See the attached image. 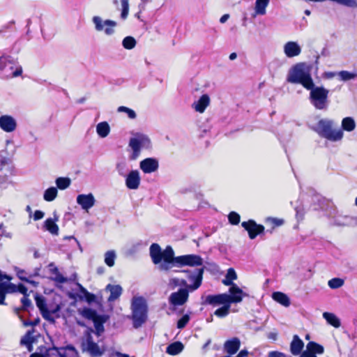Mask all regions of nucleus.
I'll return each instance as SVG.
<instances>
[{
  "instance_id": "51",
  "label": "nucleus",
  "mask_w": 357,
  "mask_h": 357,
  "mask_svg": "<svg viewBox=\"0 0 357 357\" xmlns=\"http://www.w3.org/2000/svg\"><path fill=\"white\" fill-rule=\"evenodd\" d=\"M228 220L230 224L237 225L240 222L241 216L238 213L231 211L228 215Z\"/></svg>"
},
{
  "instance_id": "11",
  "label": "nucleus",
  "mask_w": 357,
  "mask_h": 357,
  "mask_svg": "<svg viewBox=\"0 0 357 357\" xmlns=\"http://www.w3.org/2000/svg\"><path fill=\"white\" fill-rule=\"evenodd\" d=\"M189 293L188 289H179L169 296V303L173 306L184 305L188 300Z\"/></svg>"
},
{
  "instance_id": "5",
  "label": "nucleus",
  "mask_w": 357,
  "mask_h": 357,
  "mask_svg": "<svg viewBox=\"0 0 357 357\" xmlns=\"http://www.w3.org/2000/svg\"><path fill=\"white\" fill-rule=\"evenodd\" d=\"M310 90L309 99L310 103L315 109L319 110H327L329 106L328 93L329 91L324 86H316L314 83Z\"/></svg>"
},
{
  "instance_id": "49",
  "label": "nucleus",
  "mask_w": 357,
  "mask_h": 357,
  "mask_svg": "<svg viewBox=\"0 0 357 357\" xmlns=\"http://www.w3.org/2000/svg\"><path fill=\"white\" fill-rule=\"evenodd\" d=\"M77 297L80 300H83L84 298L85 301L89 304L95 302L96 300V295L89 292L87 290L82 295L77 294Z\"/></svg>"
},
{
  "instance_id": "7",
  "label": "nucleus",
  "mask_w": 357,
  "mask_h": 357,
  "mask_svg": "<svg viewBox=\"0 0 357 357\" xmlns=\"http://www.w3.org/2000/svg\"><path fill=\"white\" fill-rule=\"evenodd\" d=\"M22 68L19 66L15 69L14 63L9 56H0V78L8 79L20 75Z\"/></svg>"
},
{
  "instance_id": "30",
  "label": "nucleus",
  "mask_w": 357,
  "mask_h": 357,
  "mask_svg": "<svg viewBox=\"0 0 357 357\" xmlns=\"http://www.w3.org/2000/svg\"><path fill=\"white\" fill-rule=\"evenodd\" d=\"M272 298L274 301L282 305L284 307L290 305V299L287 294L280 292L275 291L272 294Z\"/></svg>"
},
{
  "instance_id": "10",
  "label": "nucleus",
  "mask_w": 357,
  "mask_h": 357,
  "mask_svg": "<svg viewBox=\"0 0 357 357\" xmlns=\"http://www.w3.org/2000/svg\"><path fill=\"white\" fill-rule=\"evenodd\" d=\"M204 268H197L193 271H185L188 274V278L190 281L192 282V284L188 285V288L190 291L197 289L202 284L204 273Z\"/></svg>"
},
{
  "instance_id": "52",
  "label": "nucleus",
  "mask_w": 357,
  "mask_h": 357,
  "mask_svg": "<svg viewBox=\"0 0 357 357\" xmlns=\"http://www.w3.org/2000/svg\"><path fill=\"white\" fill-rule=\"evenodd\" d=\"M122 7L121 17L123 20H126L128 15L129 12V3L128 0H120Z\"/></svg>"
},
{
  "instance_id": "14",
  "label": "nucleus",
  "mask_w": 357,
  "mask_h": 357,
  "mask_svg": "<svg viewBox=\"0 0 357 357\" xmlns=\"http://www.w3.org/2000/svg\"><path fill=\"white\" fill-rule=\"evenodd\" d=\"M333 224L341 227H355L357 226V217L343 215L337 213L333 217Z\"/></svg>"
},
{
  "instance_id": "29",
  "label": "nucleus",
  "mask_w": 357,
  "mask_h": 357,
  "mask_svg": "<svg viewBox=\"0 0 357 357\" xmlns=\"http://www.w3.org/2000/svg\"><path fill=\"white\" fill-rule=\"evenodd\" d=\"M269 2L270 0H256L254 8L255 15H264Z\"/></svg>"
},
{
  "instance_id": "25",
  "label": "nucleus",
  "mask_w": 357,
  "mask_h": 357,
  "mask_svg": "<svg viewBox=\"0 0 357 357\" xmlns=\"http://www.w3.org/2000/svg\"><path fill=\"white\" fill-rule=\"evenodd\" d=\"M306 347L307 349L303 352L302 355L316 356V354H322L324 351V347L315 342H310Z\"/></svg>"
},
{
  "instance_id": "22",
  "label": "nucleus",
  "mask_w": 357,
  "mask_h": 357,
  "mask_svg": "<svg viewBox=\"0 0 357 357\" xmlns=\"http://www.w3.org/2000/svg\"><path fill=\"white\" fill-rule=\"evenodd\" d=\"M284 52L287 57L292 58L301 54V48L298 43L289 41L284 45Z\"/></svg>"
},
{
  "instance_id": "57",
  "label": "nucleus",
  "mask_w": 357,
  "mask_h": 357,
  "mask_svg": "<svg viewBox=\"0 0 357 357\" xmlns=\"http://www.w3.org/2000/svg\"><path fill=\"white\" fill-rule=\"evenodd\" d=\"M9 183V178L6 175H0V188H6Z\"/></svg>"
},
{
  "instance_id": "47",
  "label": "nucleus",
  "mask_w": 357,
  "mask_h": 357,
  "mask_svg": "<svg viewBox=\"0 0 357 357\" xmlns=\"http://www.w3.org/2000/svg\"><path fill=\"white\" fill-rule=\"evenodd\" d=\"M344 284V280L339 278H334L328 282V287L332 289L341 287Z\"/></svg>"
},
{
  "instance_id": "3",
  "label": "nucleus",
  "mask_w": 357,
  "mask_h": 357,
  "mask_svg": "<svg viewBox=\"0 0 357 357\" xmlns=\"http://www.w3.org/2000/svg\"><path fill=\"white\" fill-rule=\"evenodd\" d=\"M335 123L329 119H320L313 130L321 137L331 142L340 141L344 136L343 131L341 129L333 130Z\"/></svg>"
},
{
  "instance_id": "63",
  "label": "nucleus",
  "mask_w": 357,
  "mask_h": 357,
  "mask_svg": "<svg viewBox=\"0 0 357 357\" xmlns=\"http://www.w3.org/2000/svg\"><path fill=\"white\" fill-rule=\"evenodd\" d=\"M222 283L226 286L232 287L234 284H236L233 282V280H229L228 278L225 276V278L222 280Z\"/></svg>"
},
{
  "instance_id": "59",
  "label": "nucleus",
  "mask_w": 357,
  "mask_h": 357,
  "mask_svg": "<svg viewBox=\"0 0 357 357\" xmlns=\"http://www.w3.org/2000/svg\"><path fill=\"white\" fill-rule=\"evenodd\" d=\"M39 322H40V319L38 317L37 319H35L33 321H29V320L24 321L23 324L25 326H36L39 324Z\"/></svg>"
},
{
  "instance_id": "1",
  "label": "nucleus",
  "mask_w": 357,
  "mask_h": 357,
  "mask_svg": "<svg viewBox=\"0 0 357 357\" xmlns=\"http://www.w3.org/2000/svg\"><path fill=\"white\" fill-rule=\"evenodd\" d=\"M149 252L153 263L158 265V269L161 271H169L174 267L202 266L203 264V259L199 255L175 257L174 250L169 245L162 250L158 243H153L150 246Z\"/></svg>"
},
{
  "instance_id": "32",
  "label": "nucleus",
  "mask_w": 357,
  "mask_h": 357,
  "mask_svg": "<svg viewBox=\"0 0 357 357\" xmlns=\"http://www.w3.org/2000/svg\"><path fill=\"white\" fill-rule=\"evenodd\" d=\"M184 346L181 342H174L169 344L166 349V352L172 356L180 354L183 350Z\"/></svg>"
},
{
  "instance_id": "20",
  "label": "nucleus",
  "mask_w": 357,
  "mask_h": 357,
  "mask_svg": "<svg viewBox=\"0 0 357 357\" xmlns=\"http://www.w3.org/2000/svg\"><path fill=\"white\" fill-rule=\"evenodd\" d=\"M77 203L81 206L82 208L88 211L95 204V198L91 193L87 195L80 194L77 197Z\"/></svg>"
},
{
  "instance_id": "4",
  "label": "nucleus",
  "mask_w": 357,
  "mask_h": 357,
  "mask_svg": "<svg viewBox=\"0 0 357 357\" xmlns=\"http://www.w3.org/2000/svg\"><path fill=\"white\" fill-rule=\"evenodd\" d=\"M132 324L135 328L141 327L147 319L148 306L143 297L134 298L131 304Z\"/></svg>"
},
{
  "instance_id": "38",
  "label": "nucleus",
  "mask_w": 357,
  "mask_h": 357,
  "mask_svg": "<svg viewBox=\"0 0 357 357\" xmlns=\"http://www.w3.org/2000/svg\"><path fill=\"white\" fill-rule=\"evenodd\" d=\"M56 188L63 190L67 189L71 184V180L68 177H58L55 180Z\"/></svg>"
},
{
  "instance_id": "8",
  "label": "nucleus",
  "mask_w": 357,
  "mask_h": 357,
  "mask_svg": "<svg viewBox=\"0 0 357 357\" xmlns=\"http://www.w3.org/2000/svg\"><path fill=\"white\" fill-rule=\"evenodd\" d=\"M81 348L83 352L89 354L91 357H101L105 352V349L100 347L93 341V337L90 333H88L86 337L82 340Z\"/></svg>"
},
{
  "instance_id": "55",
  "label": "nucleus",
  "mask_w": 357,
  "mask_h": 357,
  "mask_svg": "<svg viewBox=\"0 0 357 357\" xmlns=\"http://www.w3.org/2000/svg\"><path fill=\"white\" fill-rule=\"evenodd\" d=\"M269 357H287L284 354L279 351H271L269 354ZM301 357H317V356H312L310 354L302 355Z\"/></svg>"
},
{
  "instance_id": "13",
  "label": "nucleus",
  "mask_w": 357,
  "mask_h": 357,
  "mask_svg": "<svg viewBox=\"0 0 357 357\" xmlns=\"http://www.w3.org/2000/svg\"><path fill=\"white\" fill-rule=\"evenodd\" d=\"M35 301L36 306L38 307L42 317L49 322L54 324L55 320L54 317L50 315V312L47 308L45 298L42 295L37 294L35 296Z\"/></svg>"
},
{
  "instance_id": "61",
  "label": "nucleus",
  "mask_w": 357,
  "mask_h": 357,
  "mask_svg": "<svg viewBox=\"0 0 357 357\" xmlns=\"http://www.w3.org/2000/svg\"><path fill=\"white\" fill-rule=\"evenodd\" d=\"M44 215H45V213L43 211H41L40 210H37L35 211V213L33 214V220H39L44 217Z\"/></svg>"
},
{
  "instance_id": "21",
  "label": "nucleus",
  "mask_w": 357,
  "mask_h": 357,
  "mask_svg": "<svg viewBox=\"0 0 357 357\" xmlns=\"http://www.w3.org/2000/svg\"><path fill=\"white\" fill-rule=\"evenodd\" d=\"M52 351H55L59 357H78L75 348L72 345L61 348L54 346L48 350L49 352Z\"/></svg>"
},
{
  "instance_id": "58",
  "label": "nucleus",
  "mask_w": 357,
  "mask_h": 357,
  "mask_svg": "<svg viewBox=\"0 0 357 357\" xmlns=\"http://www.w3.org/2000/svg\"><path fill=\"white\" fill-rule=\"evenodd\" d=\"M17 277L19 278V279L21 280L22 281H24V282H30V283L33 282V281L29 280V279L25 276V271L23 270L19 271L17 272Z\"/></svg>"
},
{
  "instance_id": "23",
  "label": "nucleus",
  "mask_w": 357,
  "mask_h": 357,
  "mask_svg": "<svg viewBox=\"0 0 357 357\" xmlns=\"http://www.w3.org/2000/svg\"><path fill=\"white\" fill-rule=\"evenodd\" d=\"M241 345L240 340L238 337H233L227 340L224 344V349L227 354L233 355L237 352Z\"/></svg>"
},
{
  "instance_id": "42",
  "label": "nucleus",
  "mask_w": 357,
  "mask_h": 357,
  "mask_svg": "<svg viewBox=\"0 0 357 357\" xmlns=\"http://www.w3.org/2000/svg\"><path fill=\"white\" fill-rule=\"evenodd\" d=\"M51 273L54 275V276L52 278L54 281L58 283H66L68 281V279L65 278L59 271L58 268L54 267L51 269Z\"/></svg>"
},
{
  "instance_id": "62",
  "label": "nucleus",
  "mask_w": 357,
  "mask_h": 357,
  "mask_svg": "<svg viewBox=\"0 0 357 357\" xmlns=\"http://www.w3.org/2000/svg\"><path fill=\"white\" fill-rule=\"evenodd\" d=\"M8 159L0 153V170L7 164Z\"/></svg>"
},
{
  "instance_id": "28",
  "label": "nucleus",
  "mask_w": 357,
  "mask_h": 357,
  "mask_svg": "<svg viewBox=\"0 0 357 357\" xmlns=\"http://www.w3.org/2000/svg\"><path fill=\"white\" fill-rule=\"evenodd\" d=\"M33 329L28 331L20 340V344L26 346L29 351H32V344L35 341V337L33 336Z\"/></svg>"
},
{
  "instance_id": "54",
  "label": "nucleus",
  "mask_w": 357,
  "mask_h": 357,
  "mask_svg": "<svg viewBox=\"0 0 357 357\" xmlns=\"http://www.w3.org/2000/svg\"><path fill=\"white\" fill-rule=\"evenodd\" d=\"M312 199L313 202H318L317 205V204L313 205L314 210H318L319 208H322L323 200H322V198L321 197V196H319L318 195H314L312 197Z\"/></svg>"
},
{
  "instance_id": "31",
  "label": "nucleus",
  "mask_w": 357,
  "mask_h": 357,
  "mask_svg": "<svg viewBox=\"0 0 357 357\" xmlns=\"http://www.w3.org/2000/svg\"><path fill=\"white\" fill-rule=\"evenodd\" d=\"M79 313L85 319L91 320L93 321L98 318H101L102 316L98 314L96 310L89 307H84L82 310L79 311Z\"/></svg>"
},
{
  "instance_id": "16",
  "label": "nucleus",
  "mask_w": 357,
  "mask_h": 357,
  "mask_svg": "<svg viewBox=\"0 0 357 357\" xmlns=\"http://www.w3.org/2000/svg\"><path fill=\"white\" fill-rule=\"evenodd\" d=\"M228 303L227 294H219L208 295L206 296L203 304L217 306Z\"/></svg>"
},
{
  "instance_id": "33",
  "label": "nucleus",
  "mask_w": 357,
  "mask_h": 357,
  "mask_svg": "<svg viewBox=\"0 0 357 357\" xmlns=\"http://www.w3.org/2000/svg\"><path fill=\"white\" fill-rule=\"evenodd\" d=\"M323 317L327 323L335 328H339L341 325L340 319L333 313L325 312L323 313Z\"/></svg>"
},
{
  "instance_id": "12",
  "label": "nucleus",
  "mask_w": 357,
  "mask_h": 357,
  "mask_svg": "<svg viewBox=\"0 0 357 357\" xmlns=\"http://www.w3.org/2000/svg\"><path fill=\"white\" fill-rule=\"evenodd\" d=\"M241 226L248 232L250 239L255 238L257 235L262 234L264 231V227L257 224L253 220L243 222Z\"/></svg>"
},
{
  "instance_id": "34",
  "label": "nucleus",
  "mask_w": 357,
  "mask_h": 357,
  "mask_svg": "<svg viewBox=\"0 0 357 357\" xmlns=\"http://www.w3.org/2000/svg\"><path fill=\"white\" fill-rule=\"evenodd\" d=\"M96 132L99 137H106L110 132V126L107 121H102L97 124Z\"/></svg>"
},
{
  "instance_id": "9",
  "label": "nucleus",
  "mask_w": 357,
  "mask_h": 357,
  "mask_svg": "<svg viewBox=\"0 0 357 357\" xmlns=\"http://www.w3.org/2000/svg\"><path fill=\"white\" fill-rule=\"evenodd\" d=\"M92 22L95 25V29L97 31H102L104 30L107 36H111L114 33V27L116 26L117 23L112 20H102L99 16H94L92 18Z\"/></svg>"
},
{
  "instance_id": "50",
  "label": "nucleus",
  "mask_w": 357,
  "mask_h": 357,
  "mask_svg": "<svg viewBox=\"0 0 357 357\" xmlns=\"http://www.w3.org/2000/svg\"><path fill=\"white\" fill-rule=\"evenodd\" d=\"M117 112L126 113L130 119H135L137 116V114L133 109L125 106L119 107L117 108Z\"/></svg>"
},
{
  "instance_id": "6",
  "label": "nucleus",
  "mask_w": 357,
  "mask_h": 357,
  "mask_svg": "<svg viewBox=\"0 0 357 357\" xmlns=\"http://www.w3.org/2000/svg\"><path fill=\"white\" fill-rule=\"evenodd\" d=\"M150 144L151 141L146 135L142 133H136L135 137H131L129 141L128 146L132 150L129 159L130 160H135L139 156L142 148H148Z\"/></svg>"
},
{
  "instance_id": "24",
  "label": "nucleus",
  "mask_w": 357,
  "mask_h": 357,
  "mask_svg": "<svg viewBox=\"0 0 357 357\" xmlns=\"http://www.w3.org/2000/svg\"><path fill=\"white\" fill-rule=\"evenodd\" d=\"M105 291H109L110 295L107 299L109 302H113L118 299L122 294L123 289L119 284H109L105 287Z\"/></svg>"
},
{
  "instance_id": "39",
  "label": "nucleus",
  "mask_w": 357,
  "mask_h": 357,
  "mask_svg": "<svg viewBox=\"0 0 357 357\" xmlns=\"http://www.w3.org/2000/svg\"><path fill=\"white\" fill-rule=\"evenodd\" d=\"M45 227L52 234L57 235L59 233V227L52 218H47L45 221Z\"/></svg>"
},
{
  "instance_id": "40",
  "label": "nucleus",
  "mask_w": 357,
  "mask_h": 357,
  "mask_svg": "<svg viewBox=\"0 0 357 357\" xmlns=\"http://www.w3.org/2000/svg\"><path fill=\"white\" fill-rule=\"evenodd\" d=\"M58 190L56 187H50L45 190L43 198L47 202H52L57 197Z\"/></svg>"
},
{
  "instance_id": "2",
  "label": "nucleus",
  "mask_w": 357,
  "mask_h": 357,
  "mask_svg": "<svg viewBox=\"0 0 357 357\" xmlns=\"http://www.w3.org/2000/svg\"><path fill=\"white\" fill-rule=\"evenodd\" d=\"M311 70L310 65L305 63H298L289 70L287 81L291 84H301L306 89H310L314 84Z\"/></svg>"
},
{
  "instance_id": "46",
  "label": "nucleus",
  "mask_w": 357,
  "mask_h": 357,
  "mask_svg": "<svg viewBox=\"0 0 357 357\" xmlns=\"http://www.w3.org/2000/svg\"><path fill=\"white\" fill-rule=\"evenodd\" d=\"M230 307L231 305L229 303L225 304L222 307L218 308L215 311L214 314L218 317H225L229 314Z\"/></svg>"
},
{
  "instance_id": "36",
  "label": "nucleus",
  "mask_w": 357,
  "mask_h": 357,
  "mask_svg": "<svg viewBox=\"0 0 357 357\" xmlns=\"http://www.w3.org/2000/svg\"><path fill=\"white\" fill-rule=\"evenodd\" d=\"M342 130L351 132L356 128V122L352 117H345L342 121Z\"/></svg>"
},
{
  "instance_id": "43",
  "label": "nucleus",
  "mask_w": 357,
  "mask_h": 357,
  "mask_svg": "<svg viewBox=\"0 0 357 357\" xmlns=\"http://www.w3.org/2000/svg\"><path fill=\"white\" fill-rule=\"evenodd\" d=\"M116 253L114 250H109L105 254V263L109 267H112L114 265L116 259Z\"/></svg>"
},
{
  "instance_id": "45",
  "label": "nucleus",
  "mask_w": 357,
  "mask_h": 357,
  "mask_svg": "<svg viewBox=\"0 0 357 357\" xmlns=\"http://www.w3.org/2000/svg\"><path fill=\"white\" fill-rule=\"evenodd\" d=\"M122 45L125 49L132 50L136 45V40L132 36H126L122 41Z\"/></svg>"
},
{
  "instance_id": "56",
  "label": "nucleus",
  "mask_w": 357,
  "mask_h": 357,
  "mask_svg": "<svg viewBox=\"0 0 357 357\" xmlns=\"http://www.w3.org/2000/svg\"><path fill=\"white\" fill-rule=\"evenodd\" d=\"M229 280H234L237 278V275L235 270L233 268H229L225 275Z\"/></svg>"
},
{
  "instance_id": "19",
  "label": "nucleus",
  "mask_w": 357,
  "mask_h": 357,
  "mask_svg": "<svg viewBox=\"0 0 357 357\" xmlns=\"http://www.w3.org/2000/svg\"><path fill=\"white\" fill-rule=\"evenodd\" d=\"M0 128L6 132H11L17 128L15 119L9 115H2L0 116Z\"/></svg>"
},
{
  "instance_id": "15",
  "label": "nucleus",
  "mask_w": 357,
  "mask_h": 357,
  "mask_svg": "<svg viewBox=\"0 0 357 357\" xmlns=\"http://www.w3.org/2000/svg\"><path fill=\"white\" fill-rule=\"evenodd\" d=\"M229 294H227L228 297V303L230 305L231 303H241L244 296H247L248 294L243 291V290L237 286V284H234L232 287H230L229 289Z\"/></svg>"
},
{
  "instance_id": "64",
  "label": "nucleus",
  "mask_w": 357,
  "mask_h": 357,
  "mask_svg": "<svg viewBox=\"0 0 357 357\" xmlns=\"http://www.w3.org/2000/svg\"><path fill=\"white\" fill-rule=\"evenodd\" d=\"M275 226H280L283 223V220L277 218H268Z\"/></svg>"
},
{
  "instance_id": "37",
  "label": "nucleus",
  "mask_w": 357,
  "mask_h": 357,
  "mask_svg": "<svg viewBox=\"0 0 357 357\" xmlns=\"http://www.w3.org/2000/svg\"><path fill=\"white\" fill-rule=\"evenodd\" d=\"M337 75L339 77L340 80L347 82L356 79L357 77V73L342 70L337 72Z\"/></svg>"
},
{
  "instance_id": "35",
  "label": "nucleus",
  "mask_w": 357,
  "mask_h": 357,
  "mask_svg": "<svg viewBox=\"0 0 357 357\" xmlns=\"http://www.w3.org/2000/svg\"><path fill=\"white\" fill-rule=\"evenodd\" d=\"M107 317L106 315H102L101 318H98L93 321L95 333L100 336L104 332V323L107 321Z\"/></svg>"
},
{
  "instance_id": "48",
  "label": "nucleus",
  "mask_w": 357,
  "mask_h": 357,
  "mask_svg": "<svg viewBox=\"0 0 357 357\" xmlns=\"http://www.w3.org/2000/svg\"><path fill=\"white\" fill-rule=\"evenodd\" d=\"M116 169L119 174L121 176L125 177L128 174V171L127 163L125 161L119 162L116 164Z\"/></svg>"
},
{
  "instance_id": "27",
  "label": "nucleus",
  "mask_w": 357,
  "mask_h": 357,
  "mask_svg": "<svg viewBox=\"0 0 357 357\" xmlns=\"http://www.w3.org/2000/svg\"><path fill=\"white\" fill-rule=\"evenodd\" d=\"M209 103V96L207 94H203L197 102H194L193 107L197 112L203 113Z\"/></svg>"
},
{
  "instance_id": "17",
  "label": "nucleus",
  "mask_w": 357,
  "mask_h": 357,
  "mask_svg": "<svg viewBox=\"0 0 357 357\" xmlns=\"http://www.w3.org/2000/svg\"><path fill=\"white\" fill-rule=\"evenodd\" d=\"M126 185L130 190H136L139 188L141 178L137 170L130 171L126 176Z\"/></svg>"
},
{
  "instance_id": "18",
  "label": "nucleus",
  "mask_w": 357,
  "mask_h": 357,
  "mask_svg": "<svg viewBox=\"0 0 357 357\" xmlns=\"http://www.w3.org/2000/svg\"><path fill=\"white\" fill-rule=\"evenodd\" d=\"M159 167L158 161L153 158H147L142 160L139 163V167L145 174H150L155 172Z\"/></svg>"
},
{
  "instance_id": "44",
  "label": "nucleus",
  "mask_w": 357,
  "mask_h": 357,
  "mask_svg": "<svg viewBox=\"0 0 357 357\" xmlns=\"http://www.w3.org/2000/svg\"><path fill=\"white\" fill-rule=\"evenodd\" d=\"M21 303L22 304L21 308L15 307L14 309V311H15V314H19L21 310H24V311H27L28 308L31 305V301L28 298V296H23L21 299Z\"/></svg>"
},
{
  "instance_id": "53",
  "label": "nucleus",
  "mask_w": 357,
  "mask_h": 357,
  "mask_svg": "<svg viewBox=\"0 0 357 357\" xmlns=\"http://www.w3.org/2000/svg\"><path fill=\"white\" fill-rule=\"evenodd\" d=\"M190 319V318L189 314H186L183 315L177 321V328L179 329L185 328L187 324L189 322Z\"/></svg>"
},
{
  "instance_id": "41",
  "label": "nucleus",
  "mask_w": 357,
  "mask_h": 357,
  "mask_svg": "<svg viewBox=\"0 0 357 357\" xmlns=\"http://www.w3.org/2000/svg\"><path fill=\"white\" fill-rule=\"evenodd\" d=\"M1 287L3 291L4 299L6 298V294L14 293L17 291V285L13 283H7L5 282H0Z\"/></svg>"
},
{
  "instance_id": "60",
  "label": "nucleus",
  "mask_w": 357,
  "mask_h": 357,
  "mask_svg": "<svg viewBox=\"0 0 357 357\" xmlns=\"http://www.w3.org/2000/svg\"><path fill=\"white\" fill-rule=\"evenodd\" d=\"M27 291H28V289H27L25 285H24L23 284H19L17 285V291L22 294L24 295L23 296H28Z\"/></svg>"
},
{
  "instance_id": "26",
  "label": "nucleus",
  "mask_w": 357,
  "mask_h": 357,
  "mask_svg": "<svg viewBox=\"0 0 357 357\" xmlns=\"http://www.w3.org/2000/svg\"><path fill=\"white\" fill-rule=\"evenodd\" d=\"M303 347L304 343L299 338V337L297 335H294L293 340L290 344L291 353L294 356L299 355L301 353Z\"/></svg>"
}]
</instances>
